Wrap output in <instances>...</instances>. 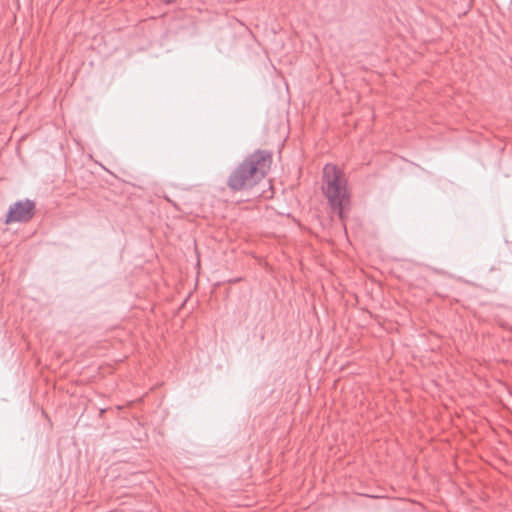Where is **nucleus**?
<instances>
[{
  "mask_svg": "<svg viewBox=\"0 0 512 512\" xmlns=\"http://www.w3.org/2000/svg\"><path fill=\"white\" fill-rule=\"evenodd\" d=\"M323 182V192L329 205L343 220L350 204L347 181L343 172L335 165L326 164L323 169Z\"/></svg>",
  "mask_w": 512,
  "mask_h": 512,
  "instance_id": "f257e3e1",
  "label": "nucleus"
},
{
  "mask_svg": "<svg viewBox=\"0 0 512 512\" xmlns=\"http://www.w3.org/2000/svg\"><path fill=\"white\" fill-rule=\"evenodd\" d=\"M268 151L257 150L242 163H240L230 174L227 185L233 191H240L253 185V177L262 166L270 159Z\"/></svg>",
  "mask_w": 512,
  "mask_h": 512,
  "instance_id": "f03ea898",
  "label": "nucleus"
},
{
  "mask_svg": "<svg viewBox=\"0 0 512 512\" xmlns=\"http://www.w3.org/2000/svg\"><path fill=\"white\" fill-rule=\"evenodd\" d=\"M31 209L32 207L29 201L18 202L10 208L5 222L9 224L29 220Z\"/></svg>",
  "mask_w": 512,
  "mask_h": 512,
  "instance_id": "7ed1b4c3",
  "label": "nucleus"
},
{
  "mask_svg": "<svg viewBox=\"0 0 512 512\" xmlns=\"http://www.w3.org/2000/svg\"><path fill=\"white\" fill-rule=\"evenodd\" d=\"M38 415H39V416H41L42 418H44V417H45V413H44V411H43L42 409L37 410V412H36V415H35V416H38Z\"/></svg>",
  "mask_w": 512,
  "mask_h": 512,
  "instance_id": "20e7f679",
  "label": "nucleus"
}]
</instances>
